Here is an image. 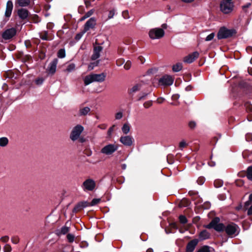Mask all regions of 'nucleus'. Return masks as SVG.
<instances>
[{"label":"nucleus","mask_w":252,"mask_h":252,"mask_svg":"<svg viewBox=\"0 0 252 252\" xmlns=\"http://www.w3.org/2000/svg\"><path fill=\"white\" fill-rule=\"evenodd\" d=\"M84 129V127L80 125H77L73 127L69 135L70 139L72 141L79 139Z\"/></svg>","instance_id":"obj_2"},{"label":"nucleus","mask_w":252,"mask_h":252,"mask_svg":"<svg viewBox=\"0 0 252 252\" xmlns=\"http://www.w3.org/2000/svg\"><path fill=\"white\" fill-rule=\"evenodd\" d=\"M179 220L181 223L185 224L187 222V219L185 216L181 215L179 217Z\"/></svg>","instance_id":"obj_36"},{"label":"nucleus","mask_w":252,"mask_h":252,"mask_svg":"<svg viewBox=\"0 0 252 252\" xmlns=\"http://www.w3.org/2000/svg\"><path fill=\"white\" fill-rule=\"evenodd\" d=\"M13 7V2L11 0H8L6 3V7L5 12V16L9 18L11 15Z\"/></svg>","instance_id":"obj_17"},{"label":"nucleus","mask_w":252,"mask_h":252,"mask_svg":"<svg viewBox=\"0 0 252 252\" xmlns=\"http://www.w3.org/2000/svg\"><path fill=\"white\" fill-rule=\"evenodd\" d=\"M96 187L95 182L91 178H88L83 183L81 188L84 191H92Z\"/></svg>","instance_id":"obj_3"},{"label":"nucleus","mask_w":252,"mask_h":252,"mask_svg":"<svg viewBox=\"0 0 252 252\" xmlns=\"http://www.w3.org/2000/svg\"><path fill=\"white\" fill-rule=\"evenodd\" d=\"M148 95V94H144L143 95L139 96V98H138V100H142V99H145V98L146 97V96Z\"/></svg>","instance_id":"obj_57"},{"label":"nucleus","mask_w":252,"mask_h":252,"mask_svg":"<svg viewBox=\"0 0 252 252\" xmlns=\"http://www.w3.org/2000/svg\"><path fill=\"white\" fill-rule=\"evenodd\" d=\"M120 141L125 146H130L133 142V139L130 136H124L121 137Z\"/></svg>","instance_id":"obj_14"},{"label":"nucleus","mask_w":252,"mask_h":252,"mask_svg":"<svg viewBox=\"0 0 252 252\" xmlns=\"http://www.w3.org/2000/svg\"><path fill=\"white\" fill-rule=\"evenodd\" d=\"M143 105H144V106L145 108H148L150 107L151 106H152V101L150 100V101H146L144 103Z\"/></svg>","instance_id":"obj_47"},{"label":"nucleus","mask_w":252,"mask_h":252,"mask_svg":"<svg viewBox=\"0 0 252 252\" xmlns=\"http://www.w3.org/2000/svg\"><path fill=\"white\" fill-rule=\"evenodd\" d=\"M16 33V30L14 28H10L5 30L2 34V37L5 40L12 38Z\"/></svg>","instance_id":"obj_10"},{"label":"nucleus","mask_w":252,"mask_h":252,"mask_svg":"<svg viewBox=\"0 0 252 252\" xmlns=\"http://www.w3.org/2000/svg\"><path fill=\"white\" fill-rule=\"evenodd\" d=\"M8 141L7 137H2L0 138V146L5 147L8 144Z\"/></svg>","instance_id":"obj_25"},{"label":"nucleus","mask_w":252,"mask_h":252,"mask_svg":"<svg viewBox=\"0 0 252 252\" xmlns=\"http://www.w3.org/2000/svg\"><path fill=\"white\" fill-rule=\"evenodd\" d=\"M86 204V202H81V203H79L77 205H76L74 207V211H78L79 210H80L81 209H83V208H85V207L87 206Z\"/></svg>","instance_id":"obj_30"},{"label":"nucleus","mask_w":252,"mask_h":252,"mask_svg":"<svg viewBox=\"0 0 252 252\" xmlns=\"http://www.w3.org/2000/svg\"><path fill=\"white\" fill-rule=\"evenodd\" d=\"M94 80V82H103L106 78V75L104 73H101L100 74H92Z\"/></svg>","instance_id":"obj_19"},{"label":"nucleus","mask_w":252,"mask_h":252,"mask_svg":"<svg viewBox=\"0 0 252 252\" xmlns=\"http://www.w3.org/2000/svg\"><path fill=\"white\" fill-rule=\"evenodd\" d=\"M124 62L125 61L123 60H117L116 61V64L118 66H121L124 63Z\"/></svg>","instance_id":"obj_54"},{"label":"nucleus","mask_w":252,"mask_h":252,"mask_svg":"<svg viewBox=\"0 0 252 252\" xmlns=\"http://www.w3.org/2000/svg\"><path fill=\"white\" fill-rule=\"evenodd\" d=\"M11 247L9 245L6 244L3 248L4 252H10L11 251Z\"/></svg>","instance_id":"obj_43"},{"label":"nucleus","mask_w":252,"mask_h":252,"mask_svg":"<svg viewBox=\"0 0 252 252\" xmlns=\"http://www.w3.org/2000/svg\"><path fill=\"white\" fill-rule=\"evenodd\" d=\"M236 33L234 29H228L225 27H221L219 30L217 37L219 39H225L231 37Z\"/></svg>","instance_id":"obj_1"},{"label":"nucleus","mask_w":252,"mask_h":252,"mask_svg":"<svg viewBox=\"0 0 252 252\" xmlns=\"http://www.w3.org/2000/svg\"><path fill=\"white\" fill-rule=\"evenodd\" d=\"M143 84L141 83L136 84L130 89V93H135L142 88Z\"/></svg>","instance_id":"obj_23"},{"label":"nucleus","mask_w":252,"mask_h":252,"mask_svg":"<svg viewBox=\"0 0 252 252\" xmlns=\"http://www.w3.org/2000/svg\"><path fill=\"white\" fill-rule=\"evenodd\" d=\"M252 201V193L249 196V201H247L245 203L246 205H249L250 204V202H251Z\"/></svg>","instance_id":"obj_56"},{"label":"nucleus","mask_w":252,"mask_h":252,"mask_svg":"<svg viewBox=\"0 0 252 252\" xmlns=\"http://www.w3.org/2000/svg\"><path fill=\"white\" fill-rule=\"evenodd\" d=\"M17 14L20 19L25 20L28 18L29 12L26 9L21 8L18 10Z\"/></svg>","instance_id":"obj_18"},{"label":"nucleus","mask_w":252,"mask_h":252,"mask_svg":"<svg viewBox=\"0 0 252 252\" xmlns=\"http://www.w3.org/2000/svg\"><path fill=\"white\" fill-rule=\"evenodd\" d=\"M118 149V146L117 144H109L101 149V153L106 155H110L115 152Z\"/></svg>","instance_id":"obj_7"},{"label":"nucleus","mask_w":252,"mask_h":252,"mask_svg":"<svg viewBox=\"0 0 252 252\" xmlns=\"http://www.w3.org/2000/svg\"><path fill=\"white\" fill-rule=\"evenodd\" d=\"M164 31L160 28H154L150 30L149 32V37L152 39L161 38L164 35Z\"/></svg>","instance_id":"obj_6"},{"label":"nucleus","mask_w":252,"mask_h":252,"mask_svg":"<svg viewBox=\"0 0 252 252\" xmlns=\"http://www.w3.org/2000/svg\"><path fill=\"white\" fill-rule=\"evenodd\" d=\"M199 56V53L197 52H194L186 56L184 59V62L188 63H190L193 62Z\"/></svg>","instance_id":"obj_15"},{"label":"nucleus","mask_w":252,"mask_h":252,"mask_svg":"<svg viewBox=\"0 0 252 252\" xmlns=\"http://www.w3.org/2000/svg\"><path fill=\"white\" fill-rule=\"evenodd\" d=\"M99 63V60H97L96 62L91 63L88 66L90 70L93 69L94 67L96 66Z\"/></svg>","instance_id":"obj_34"},{"label":"nucleus","mask_w":252,"mask_h":252,"mask_svg":"<svg viewBox=\"0 0 252 252\" xmlns=\"http://www.w3.org/2000/svg\"><path fill=\"white\" fill-rule=\"evenodd\" d=\"M114 126L111 127H110L107 131V134L109 136H111V134H112V133L113 132V127H114Z\"/></svg>","instance_id":"obj_55"},{"label":"nucleus","mask_w":252,"mask_h":252,"mask_svg":"<svg viewBox=\"0 0 252 252\" xmlns=\"http://www.w3.org/2000/svg\"><path fill=\"white\" fill-rule=\"evenodd\" d=\"M115 9L110 10L108 14V18L109 19H112V18H113L114 16L115 15Z\"/></svg>","instance_id":"obj_42"},{"label":"nucleus","mask_w":252,"mask_h":252,"mask_svg":"<svg viewBox=\"0 0 252 252\" xmlns=\"http://www.w3.org/2000/svg\"><path fill=\"white\" fill-rule=\"evenodd\" d=\"M130 67H131V62H129V61L126 62V63L124 65V68L126 70H128L130 68Z\"/></svg>","instance_id":"obj_51"},{"label":"nucleus","mask_w":252,"mask_h":252,"mask_svg":"<svg viewBox=\"0 0 252 252\" xmlns=\"http://www.w3.org/2000/svg\"><path fill=\"white\" fill-rule=\"evenodd\" d=\"M58 63V60L55 58L49 63L46 70L49 74L53 75L55 73Z\"/></svg>","instance_id":"obj_12"},{"label":"nucleus","mask_w":252,"mask_h":252,"mask_svg":"<svg viewBox=\"0 0 252 252\" xmlns=\"http://www.w3.org/2000/svg\"><path fill=\"white\" fill-rule=\"evenodd\" d=\"M238 227L234 223H231L226 226L225 228L226 233L230 236H236L238 235Z\"/></svg>","instance_id":"obj_9"},{"label":"nucleus","mask_w":252,"mask_h":252,"mask_svg":"<svg viewBox=\"0 0 252 252\" xmlns=\"http://www.w3.org/2000/svg\"><path fill=\"white\" fill-rule=\"evenodd\" d=\"M211 249H212V248H211L208 246H204L202 247H201L197 251V252H210Z\"/></svg>","instance_id":"obj_32"},{"label":"nucleus","mask_w":252,"mask_h":252,"mask_svg":"<svg viewBox=\"0 0 252 252\" xmlns=\"http://www.w3.org/2000/svg\"><path fill=\"white\" fill-rule=\"evenodd\" d=\"M68 231H69V228L66 226H63L61 229V233L62 234H65Z\"/></svg>","instance_id":"obj_37"},{"label":"nucleus","mask_w":252,"mask_h":252,"mask_svg":"<svg viewBox=\"0 0 252 252\" xmlns=\"http://www.w3.org/2000/svg\"><path fill=\"white\" fill-rule=\"evenodd\" d=\"M90 108L89 107H85L81 109L79 111L80 116H85L90 111Z\"/></svg>","instance_id":"obj_24"},{"label":"nucleus","mask_w":252,"mask_h":252,"mask_svg":"<svg viewBox=\"0 0 252 252\" xmlns=\"http://www.w3.org/2000/svg\"><path fill=\"white\" fill-rule=\"evenodd\" d=\"M215 36V33L214 32L211 33L208 35L205 38V41H209L212 40Z\"/></svg>","instance_id":"obj_39"},{"label":"nucleus","mask_w":252,"mask_h":252,"mask_svg":"<svg viewBox=\"0 0 252 252\" xmlns=\"http://www.w3.org/2000/svg\"><path fill=\"white\" fill-rule=\"evenodd\" d=\"M0 240L3 242H7L9 240V237L7 236L1 237Z\"/></svg>","instance_id":"obj_53"},{"label":"nucleus","mask_w":252,"mask_h":252,"mask_svg":"<svg viewBox=\"0 0 252 252\" xmlns=\"http://www.w3.org/2000/svg\"><path fill=\"white\" fill-rule=\"evenodd\" d=\"M187 143L185 141H182L179 143V147L182 150L186 147Z\"/></svg>","instance_id":"obj_50"},{"label":"nucleus","mask_w":252,"mask_h":252,"mask_svg":"<svg viewBox=\"0 0 252 252\" xmlns=\"http://www.w3.org/2000/svg\"><path fill=\"white\" fill-rule=\"evenodd\" d=\"M164 98H162V97H160V98H158V99H157V102L158 103H161L163 102V101L164 100Z\"/></svg>","instance_id":"obj_58"},{"label":"nucleus","mask_w":252,"mask_h":252,"mask_svg":"<svg viewBox=\"0 0 252 252\" xmlns=\"http://www.w3.org/2000/svg\"><path fill=\"white\" fill-rule=\"evenodd\" d=\"M198 243L197 239H193L189 242L186 247V252H193Z\"/></svg>","instance_id":"obj_16"},{"label":"nucleus","mask_w":252,"mask_h":252,"mask_svg":"<svg viewBox=\"0 0 252 252\" xmlns=\"http://www.w3.org/2000/svg\"><path fill=\"white\" fill-rule=\"evenodd\" d=\"M182 69V64L181 63H177L172 67V70L174 72H178Z\"/></svg>","instance_id":"obj_27"},{"label":"nucleus","mask_w":252,"mask_h":252,"mask_svg":"<svg viewBox=\"0 0 252 252\" xmlns=\"http://www.w3.org/2000/svg\"><path fill=\"white\" fill-rule=\"evenodd\" d=\"M100 198H94L91 201V202L90 203V205L91 206H94V205L97 204L98 203H99L100 202Z\"/></svg>","instance_id":"obj_35"},{"label":"nucleus","mask_w":252,"mask_h":252,"mask_svg":"<svg viewBox=\"0 0 252 252\" xmlns=\"http://www.w3.org/2000/svg\"><path fill=\"white\" fill-rule=\"evenodd\" d=\"M209 237H210V234L206 230H204L202 231L201 232H200L199 235V238L200 240H204L207 239L209 238Z\"/></svg>","instance_id":"obj_21"},{"label":"nucleus","mask_w":252,"mask_h":252,"mask_svg":"<svg viewBox=\"0 0 252 252\" xmlns=\"http://www.w3.org/2000/svg\"><path fill=\"white\" fill-rule=\"evenodd\" d=\"M11 241L13 244H16L18 243L19 239L17 236H13L11 238Z\"/></svg>","instance_id":"obj_46"},{"label":"nucleus","mask_w":252,"mask_h":252,"mask_svg":"<svg viewBox=\"0 0 252 252\" xmlns=\"http://www.w3.org/2000/svg\"><path fill=\"white\" fill-rule=\"evenodd\" d=\"M223 183L221 181L217 180L214 182V185L216 188H219L222 186Z\"/></svg>","instance_id":"obj_41"},{"label":"nucleus","mask_w":252,"mask_h":252,"mask_svg":"<svg viewBox=\"0 0 252 252\" xmlns=\"http://www.w3.org/2000/svg\"><path fill=\"white\" fill-rule=\"evenodd\" d=\"M122 16L124 18L126 19H127L129 18V16L128 14V12L127 10H125L122 12Z\"/></svg>","instance_id":"obj_44"},{"label":"nucleus","mask_w":252,"mask_h":252,"mask_svg":"<svg viewBox=\"0 0 252 252\" xmlns=\"http://www.w3.org/2000/svg\"><path fill=\"white\" fill-rule=\"evenodd\" d=\"M146 252H153V250L152 249L149 248L147 250Z\"/></svg>","instance_id":"obj_64"},{"label":"nucleus","mask_w":252,"mask_h":252,"mask_svg":"<svg viewBox=\"0 0 252 252\" xmlns=\"http://www.w3.org/2000/svg\"><path fill=\"white\" fill-rule=\"evenodd\" d=\"M75 69V64L73 63H69L66 67V68L65 70V72H70Z\"/></svg>","instance_id":"obj_28"},{"label":"nucleus","mask_w":252,"mask_h":252,"mask_svg":"<svg viewBox=\"0 0 252 252\" xmlns=\"http://www.w3.org/2000/svg\"><path fill=\"white\" fill-rule=\"evenodd\" d=\"M93 13L94 10H90V11H88L86 13H85V14L80 18V21H83L85 20L86 19L90 17Z\"/></svg>","instance_id":"obj_26"},{"label":"nucleus","mask_w":252,"mask_h":252,"mask_svg":"<svg viewBox=\"0 0 252 252\" xmlns=\"http://www.w3.org/2000/svg\"><path fill=\"white\" fill-rule=\"evenodd\" d=\"M197 182L199 185H201L203 184V183H204L205 179L204 177H199L198 179Z\"/></svg>","instance_id":"obj_48"},{"label":"nucleus","mask_w":252,"mask_h":252,"mask_svg":"<svg viewBox=\"0 0 252 252\" xmlns=\"http://www.w3.org/2000/svg\"><path fill=\"white\" fill-rule=\"evenodd\" d=\"M123 116V113L122 112H119L115 114V119L116 120H120L122 118Z\"/></svg>","instance_id":"obj_45"},{"label":"nucleus","mask_w":252,"mask_h":252,"mask_svg":"<svg viewBox=\"0 0 252 252\" xmlns=\"http://www.w3.org/2000/svg\"><path fill=\"white\" fill-rule=\"evenodd\" d=\"M173 99H178L179 98V95L178 94H176L173 95Z\"/></svg>","instance_id":"obj_62"},{"label":"nucleus","mask_w":252,"mask_h":252,"mask_svg":"<svg viewBox=\"0 0 252 252\" xmlns=\"http://www.w3.org/2000/svg\"><path fill=\"white\" fill-rule=\"evenodd\" d=\"M247 177L251 181H252V166H249L247 168Z\"/></svg>","instance_id":"obj_29"},{"label":"nucleus","mask_w":252,"mask_h":252,"mask_svg":"<svg viewBox=\"0 0 252 252\" xmlns=\"http://www.w3.org/2000/svg\"><path fill=\"white\" fill-rule=\"evenodd\" d=\"M44 81V79L43 78H38L35 80V82L37 85H41L42 84Z\"/></svg>","instance_id":"obj_38"},{"label":"nucleus","mask_w":252,"mask_h":252,"mask_svg":"<svg viewBox=\"0 0 252 252\" xmlns=\"http://www.w3.org/2000/svg\"><path fill=\"white\" fill-rule=\"evenodd\" d=\"M84 33H83V32H82L81 34H78L76 35V39H79L81 38V36H82V35Z\"/></svg>","instance_id":"obj_60"},{"label":"nucleus","mask_w":252,"mask_h":252,"mask_svg":"<svg viewBox=\"0 0 252 252\" xmlns=\"http://www.w3.org/2000/svg\"><path fill=\"white\" fill-rule=\"evenodd\" d=\"M84 84L86 86H87V85L90 84L91 83L94 82V80L93 74H92L86 76L84 79Z\"/></svg>","instance_id":"obj_22"},{"label":"nucleus","mask_w":252,"mask_h":252,"mask_svg":"<svg viewBox=\"0 0 252 252\" xmlns=\"http://www.w3.org/2000/svg\"><path fill=\"white\" fill-rule=\"evenodd\" d=\"M96 25V19L94 17L89 19L84 25L83 33H85L89 30L93 29Z\"/></svg>","instance_id":"obj_11"},{"label":"nucleus","mask_w":252,"mask_h":252,"mask_svg":"<svg viewBox=\"0 0 252 252\" xmlns=\"http://www.w3.org/2000/svg\"><path fill=\"white\" fill-rule=\"evenodd\" d=\"M58 57L59 58H63L65 57V51L64 49H61L59 50Z\"/></svg>","instance_id":"obj_33"},{"label":"nucleus","mask_w":252,"mask_h":252,"mask_svg":"<svg viewBox=\"0 0 252 252\" xmlns=\"http://www.w3.org/2000/svg\"><path fill=\"white\" fill-rule=\"evenodd\" d=\"M67 238L68 242L72 243L74 240V236L71 234H68L67 235Z\"/></svg>","instance_id":"obj_40"},{"label":"nucleus","mask_w":252,"mask_h":252,"mask_svg":"<svg viewBox=\"0 0 252 252\" xmlns=\"http://www.w3.org/2000/svg\"><path fill=\"white\" fill-rule=\"evenodd\" d=\"M122 130L124 134H127L130 131L129 126L127 124H125L122 128Z\"/></svg>","instance_id":"obj_31"},{"label":"nucleus","mask_w":252,"mask_h":252,"mask_svg":"<svg viewBox=\"0 0 252 252\" xmlns=\"http://www.w3.org/2000/svg\"><path fill=\"white\" fill-rule=\"evenodd\" d=\"M40 37L44 40H48V38L47 37V32H45L43 34L40 35Z\"/></svg>","instance_id":"obj_49"},{"label":"nucleus","mask_w":252,"mask_h":252,"mask_svg":"<svg viewBox=\"0 0 252 252\" xmlns=\"http://www.w3.org/2000/svg\"><path fill=\"white\" fill-rule=\"evenodd\" d=\"M103 50V47L100 46H94L93 50V54L91 56V60L95 61L98 59L100 56V53Z\"/></svg>","instance_id":"obj_13"},{"label":"nucleus","mask_w":252,"mask_h":252,"mask_svg":"<svg viewBox=\"0 0 252 252\" xmlns=\"http://www.w3.org/2000/svg\"><path fill=\"white\" fill-rule=\"evenodd\" d=\"M246 50L248 52H252V47L249 46L247 48Z\"/></svg>","instance_id":"obj_61"},{"label":"nucleus","mask_w":252,"mask_h":252,"mask_svg":"<svg viewBox=\"0 0 252 252\" xmlns=\"http://www.w3.org/2000/svg\"><path fill=\"white\" fill-rule=\"evenodd\" d=\"M174 78L170 75H165L158 80L159 84L162 86H171L174 82Z\"/></svg>","instance_id":"obj_8"},{"label":"nucleus","mask_w":252,"mask_h":252,"mask_svg":"<svg viewBox=\"0 0 252 252\" xmlns=\"http://www.w3.org/2000/svg\"><path fill=\"white\" fill-rule=\"evenodd\" d=\"M194 0H182L183 2H186V3H190L193 1Z\"/></svg>","instance_id":"obj_63"},{"label":"nucleus","mask_w":252,"mask_h":252,"mask_svg":"<svg viewBox=\"0 0 252 252\" xmlns=\"http://www.w3.org/2000/svg\"><path fill=\"white\" fill-rule=\"evenodd\" d=\"M248 215H252V205L251 206V207L249 208V209L248 211Z\"/></svg>","instance_id":"obj_59"},{"label":"nucleus","mask_w":252,"mask_h":252,"mask_svg":"<svg viewBox=\"0 0 252 252\" xmlns=\"http://www.w3.org/2000/svg\"><path fill=\"white\" fill-rule=\"evenodd\" d=\"M31 0H16L15 5L19 7H26L30 6Z\"/></svg>","instance_id":"obj_20"},{"label":"nucleus","mask_w":252,"mask_h":252,"mask_svg":"<svg viewBox=\"0 0 252 252\" xmlns=\"http://www.w3.org/2000/svg\"><path fill=\"white\" fill-rule=\"evenodd\" d=\"M220 220L219 218H215L206 226V227L209 229L214 228L217 231H223L225 227L222 223H219Z\"/></svg>","instance_id":"obj_5"},{"label":"nucleus","mask_w":252,"mask_h":252,"mask_svg":"<svg viewBox=\"0 0 252 252\" xmlns=\"http://www.w3.org/2000/svg\"><path fill=\"white\" fill-rule=\"evenodd\" d=\"M189 126L190 128H194L196 126V123L194 121H190L189 123Z\"/></svg>","instance_id":"obj_52"},{"label":"nucleus","mask_w":252,"mask_h":252,"mask_svg":"<svg viewBox=\"0 0 252 252\" xmlns=\"http://www.w3.org/2000/svg\"><path fill=\"white\" fill-rule=\"evenodd\" d=\"M232 0H223L220 4V10L224 14H228L233 10Z\"/></svg>","instance_id":"obj_4"}]
</instances>
